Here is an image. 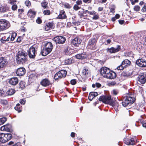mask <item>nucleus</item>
I'll return each mask as SVG.
<instances>
[{
  "label": "nucleus",
  "instance_id": "nucleus-1",
  "mask_svg": "<svg viewBox=\"0 0 146 146\" xmlns=\"http://www.w3.org/2000/svg\"><path fill=\"white\" fill-rule=\"evenodd\" d=\"M100 71L102 76L108 79H113L115 78L116 76L115 72L106 67H102L100 69Z\"/></svg>",
  "mask_w": 146,
  "mask_h": 146
},
{
  "label": "nucleus",
  "instance_id": "nucleus-2",
  "mask_svg": "<svg viewBox=\"0 0 146 146\" xmlns=\"http://www.w3.org/2000/svg\"><path fill=\"white\" fill-rule=\"evenodd\" d=\"M10 26V23L7 20L4 19H0V32L6 30Z\"/></svg>",
  "mask_w": 146,
  "mask_h": 146
},
{
  "label": "nucleus",
  "instance_id": "nucleus-3",
  "mask_svg": "<svg viewBox=\"0 0 146 146\" xmlns=\"http://www.w3.org/2000/svg\"><path fill=\"white\" fill-rule=\"evenodd\" d=\"M135 100V98L130 96H127L125 98H124L122 102V105L123 106L126 107L133 103Z\"/></svg>",
  "mask_w": 146,
  "mask_h": 146
},
{
  "label": "nucleus",
  "instance_id": "nucleus-4",
  "mask_svg": "<svg viewBox=\"0 0 146 146\" xmlns=\"http://www.w3.org/2000/svg\"><path fill=\"white\" fill-rule=\"evenodd\" d=\"M12 137L11 134L0 133V141L2 143H5L11 139Z\"/></svg>",
  "mask_w": 146,
  "mask_h": 146
},
{
  "label": "nucleus",
  "instance_id": "nucleus-5",
  "mask_svg": "<svg viewBox=\"0 0 146 146\" xmlns=\"http://www.w3.org/2000/svg\"><path fill=\"white\" fill-rule=\"evenodd\" d=\"M100 101H102L106 104H112V100L111 99L110 96H102L100 97L99 98Z\"/></svg>",
  "mask_w": 146,
  "mask_h": 146
},
{
  "label": "nucleus",
  "instance_id": "nucleus-6",
  "mask_svg": "<svg viewBox=\"0 0 146 146\" xmlns=\"http://www.w3.org/2000/svg\"><path fill=\"white\" fill-rule=\"evenodd\" d=\"M53 40L56 44H62L65 42L66 39L64 36H58L54 38Z\"/></svg>",
  "mask_w": 146,
  "mask_h": 146
},
{
  "label": "nucleus",
  "instance_id": "nucleus-7",
  "mask_svg": "<svg viewBox=\"0 0 146 146\" xmlns=\"http://www.w3.org/2000/svg\"><path fill=\"white\" fill-rule=\"evenodd\" d=\"M28 55L31 58H33L35 56L36 50L34 47L31 46L28 51Z\"/></svg>",
  "mask_w": 146,
  "mask_h": 146
},
{
  "label": "nucleus",
  "instance_id": "nucleus-8",
  "mask_svg": "<svg viewBox=\"0 0 146 146\" xmlns=\"http://www.w3.org/2000/svg\"><path fill=\"white\" fill-rule=\"evenodd\" d=\"M82 41L81 39L79 37H76L72 41V44L75 46H78Z\"/></svg>",
  "mask_w": 146,
  "mask_h": 146
},
{
  "label": "nucleus",
  "instance_id": "nucleus-9",
  "mask_svg": "<svg viewBox=\"0 0 146 146\" xmlns=\"http://www.w3.org/2000/svg\"><path fill=\"white\" fill-rule=\"evenodd\" d=\"M27 55L21 56H17L16 59L18 62V63L20 64H23L27 61Z\"/></svg>",
  "mask_w": 146,
  "mask_h": 146
},
{
  "label": "nucleus",
  "instance_id": "nucleus-10",
  "mask_svg": "<svg viewBox=\"0 0 146 146\" xmlns=\"http://www.w3.org/2000/svg\"><path fill=\"white\" fill-rule=\"evenodd\" d=\"M136 64L140 67H145L146 66V60L143 59H139L136 60Z\"/></svg>",
  "mask_w": 146,
  "mask_h": 146
},
{
  "label": "nucleus",
  "instance_id": "nucleus-11",
  "mask_svg": "<svg viewBox=\"0 0 146 146\" xmlns=\"http://www.w3.org/2000/svg\"><path fill=\"white\" fill-rule=\"evenodd\" d=\"M10 34L9 33H7L5 35L2 36L1 39V42L4 43L6 42H7L9 41Z\"/></svg>",
  "mask_w": 146,
  "mask_h": 146
},
{
  "label": "nucleus",
  "instance_id": "nucleus-12",
  "mask_svg": "<svg viewBox=\"0 0 146 146\" xmlns=\"http://www.w3.org/2000/svg\"><path fill=\"white\" fill-rule=\"evenodd\" d=\"M26 72V70L24 68H20L17 69L16 71L17 75L19 76H23Z\"/></svg>",
  "mask_w": 146,
  "mask_h": 146
},
{
  "label": "nucleus",
  "instance_id": "nucleus-13",
  "mask_svg": "<svg viewBox=\"0 0 146 146\" xmlns=\"http://www.w3.org/2000/svg\"><path fill=\"white\" fill-rule=\"evenodd\" d=\"M7 63V60L5 58L0 57V69L5 66Z\"/></svg>",
  "mask_w": 146,
  "mask_h": 146
},
{
  "label": "nucleus",
  "instance_id": "nucleus-14",
  "mask_svg": "<svg viewBox=\"0 0 146 146\" xmlns=\"http://www.w3.org/2000/svg\"><path fill=\"white\" fill-rule=\"evenodd\" d=\"M124 141L125 144L127 145H133L135 144V141L132 138L125 139H124Z\"/></svg>",
  "mask_w": 146,
  "mask_h": 146
},
{
  "label": "nucleus",
  "instance_id": "nucleus-15",
  "mask_svg": "<svg viewBox=\"0 0 146 146\" xmlns=\"http://www.w3.org/2000/svg\"><path fill=\"white\" fill-rule=\"evenodd\" d=\"M120 49V46L117 45L116 48L112 47L110 48H108L107 51L111 53H115L119 51Z\"/></svg>",
  "mask_w": 146,
  "mask_h": 146
},
{
  "label": "nucleus",
  "instance_id": "nucleus-16",
  "mask_svg": "<svg viewBox=\"0 0 146 146\" xmlns=\"http://www.w3.org/2000/svg\"><path fill=\"white\" fill-rule=\"evenodd\" d=\"M40 84L41 85L44 87L47 86L51 84L50 81L46 78L42 80L41 81Z\"/></svg>",
  "mask_w": 146,
  "mask_h": 146
},
{
  "label": "nucleus",
  "instance_id": "nucleus-17",
  "mask_svg": "<svg viewBox=\"0 0 146 146\" xmlns=\"http://www.w3.org/2000/svg\"><path fill=\"white\" fill-rule=\"evenodd\" d=\"M54 27V23L53 22H49L47 23L45 27L46 31H48L53 29Z\"/></svg>",
  "mask_w": 146,
  "mask_h": 146
},
{
  "label": "nucleus",
  "instance_id": "nucleus-18",
  "mask_svg": "<svg viewBox=\"0 0 146 146\" xmlns=\"http://www.w3.org/2000/svg\"><path fill=\"white\" fill-rule=\"evenodd\" d=\"M138 79L141 84H144L146 82V76L144 74L140 75L138 78Z\"/></svg>",
  "mask_w": 146,
  "mask_h": 146
},
{
  "label": "nucleus",
  "instance_id": "nucleus-19",
  "mask_svg": "<svg viewBox=\"0 0 146 146\" xmlns=\"http://www.w3.org/2000/svg\"><path fill=\"white\" fill-rule=\"evenodd\" d=\"M19 80L17 78L14 77L11 78L9 81V84L15 86L18 82Z\"/></svg>",
  "mask_w": 146,
  "mask_h": 146
},
{
  "label": "nucleus",
  "instance_id": "nucleus-20",
  "mask_svg": "<svg viewBox=\"0 0 146 146\" xmlns=\"http://www.w3.org/2000/svg\"><path fill=\"white\" fill-rule=\"evenodd\" d=\"M66 17L65 11L64 10H60L59 14L57 17L58 18L62 19H65L66 18Z\"/></svg>",
  "mask_w": 146,
  "mask_h": 146
},
{
  "label": "nucleus",
  "instance_id": "nucleus-21",
  "mask_svg": "<svg viewBox=\"0 0 146 146\" xmlns=\"http://www.w3.org/2000/svg\"><path fill=\"white\" fill-rule=\"evenodd\" d=\"M36 12L32 9L29 10L28 12L27 15L31 19L34 18L36 15Z\"/></svg>",
  "mask_w": 146,
  "mask_h": 146
},
{
  "label": "nucleus",
  "instance_id": "nucleus-22",
  "mask_svg": "<svg viewBox=\"0 0 146 146\" xmlns=\"http://www.w3.org/2000/svg\"><path fill=\"white\" fill-rule=\"evenodd\" d=\"M51 51H50V50L47 49L44 47L41 50V52L42 56H46L50 53Z\"/></svg>",
  "mask_w": 146,
  "mask_h": 146
},
{
  "label": "nucleus",
  "instance_id": "nucleus-23",
  "mask_svg": "<svg viewBox=\"0 0 146 146\" xmlns=\"http://www.w3.org/2000/svg\"><path fill=\"white\" fill-rule=\"evenodd\" d=\"M98 95V94L97 92H90V93L88 99L90 101H92L93 99L95 97L97 96Z\"/></svg>",
  "mask_w": 146,
  "mask_h": 146
},
{
  "label": "nucleus",
  "instance_id": "nucleus-24",
  "mask_svg": "<svg viewBox=\"0 0 146 146\" xmlns=\"http://www.w3.org/2000/svg\"><path fill=\"white\" fill-rule=\"evenodd\" d=\"M45 47L47 49L51 51L53 48V46L51 42H47L45 46Z\"/></svg>",
  "mask_w": 146,
  "mask_h": 146
},
{
  "label": "nucleus",
  "instance_id": "nucleus-25",
  "mask_svg": "<svg viewBox=\"0 0 146 146\" xmlns=\"http://www.w3.org/2000/svg\"><path fill=\"white\" fill-rule=\"evenodd\" d=\"M76 56L77 59H83L86 57V55L84 54H77Z\"/></svg>",
  "mask_w": 146,
  "mask_h": 146
},
{
  "label": "nucleus",
  "instance_id": "nucleus-26",
  "mask_svg": "<svg viewBox=\"0 0 146 146\" xmlns=\"http://www.w3.org/2000/svg\"><path fill=\"white\" fill-rule=\"evenodd\" d=\"M62 78L60 71L56 73L54 75V78L55 80L61 79Z\"/></svg>",
  "mask_w": 146,
  "mask_h": 146
},
{
  "label": "nucleus",
  "instance_id": "nucleus-27",
  "mask_svg": "<svg viewBox=\"0 0 146 146\" xmlns=\"http://www.w3.org/2000/svg\"><path fill=\"white\" fill-rule=\"evenodd\" d=\"M27 55V54L23 50H20L19 51L18 54H17L16 56H22Z\"/></svg>",
  "mask_w": 146,
  "mask_h": 146
},
{
  "label": "nucleus",
  "instance_id": "nucleus-28",
  "mask_svg": "<svg viewBox=\"0 0 146 146\" xmlns=\"http://www.w3.org/2000/svg\"><path fill=\"white\" fill-rule=\"evenodd\" d=\"M15 92V90L12 89H9L7 92V94L8 95H12Z\"/></svg>",
  "mask_w": 146,
  "mask_h": 146
},
{
  "label": "nucleus",
  "instance_id": "nucleus-29",
  "mask_svg": "<svg viewBox=\"0 0 146 146\" xmlns=\"http://www.w3.org/2000/svg\"><path fill=\"white\" fill-rule=\"evenodd\" d=\"M48 4L47 1L44 0L41 3V5L43 8L46 9L47 7Z\"/></svg>",
  "mask_w": 146,
  "mask_h": 146
},
{
  "label": "nucleus",
  "instance_id": "nucleus-30",
  "mask_svg": "<svg viewBox=\"0 0 146 146\" xmlns=\"http://www.w3.org/2000/svg\"><path fill=\"white\" fill-rule=\"evenodd\" d=\"M130 64V61L127 59L124 60L122 62V65H124V67H125L127 65H129Z\"/></svg>",
  "mask_w": 146,
  "mask_h": 146
},
{
  "label": "nucleus",
  "instance_id": "nucleus-31",
  "mask_svg": "<svg viewBox=\"0 0 146 146\" xmlns=\"http://www.w3.org/2000/svg\"><path fill=\"white\" fill-rule=\"evenodd\" d=\"M112 103H113L112 104H110V105L114 107V108H115L116 109L118 107L119 105L118 103L117 102L113 101L112 100Z\"/></svg>",
  "mask_w": 146,
  "mask_h": 146
},
{
  "label": "nucleus",
  "instance_id": "nucleus-32",
  "mask_svg": "<svg viewBox=\"0 0 146 146\" xmlns=\"http://www.w3.org/2000/svg\"><path fill=\"white\" fill-rule=\"evenodd\" d=\"M25 83L23 81H21L19 83V88L22 89H24L25 87Z\"/></svg>",
  "mask_w": 146,
  "mask_h": 146
},
{
  "label": "nucleus",
  "instance_id": "nucleus-33",
  "mask_svg": "<svg viewBox=\"0 0 146 146\" xmlns=\"http://www.w3.org/2000/svg\"><path fill=\"white\" fill-rule=\"evenodd\" d=\"M96 42V39L95 38H93L90 40L88 43V45L92 46Z\"/></svg>",
  "mask_w": 146,
  "mask_h": 146
},
{
  "label": "nucleus",
  "instance_id": "nucleus-34",
  "mask_svg": "<svg viewBox=\"0 0 146 146\" xmlns=\"http://www.w3.org/2000/svg\"><path fill=\"white\" fill-rule=\"evenodd\" d=\"M61 74L63 78H64L66 76L67 74L66 71L64 70H62L60 71Z\"/></svg>",
  "mask_w": 146,
  "mask_h": 146
},
{
  "label": "nucleus",
  "instance_id": "nucleus-35",
  "mask_svg": "<svg viewBox=\"0 0 146 146\" xmlns=\"http://www.w3.org/2000/svg\"><path fill=\"white\" fill-rule=\"evenodd\" d=\"M5 127V131L10 132V131L11 125L9 124L4 125Z\"/></svg>",
  "mask_w": 146,
  "mask_h": 146
},
{
  "label": "nucleus",
  "instance_id": "nucleus-36",
  "mask_svg": "<svg viewBox=\"0 0 146 146\" xmlns=\"http://www.w3.org/2000/svg\"><path fill=\"white\" fill-rule=\"evenodd\" d=\"M7 120V119L5 117H3L0 118V125L3 124Z\"/></svg>",
  "mask_w": 146,
  "mask_h": 146
},
{
  "label": "nucleus",
  "instance_id": "nucleus-37",
  "mask_svg": "<svg viewBox=\"0 0 146 146\" xmlns=\"http://www.w3.org/2000/svg\"><path fill=\"white\" fill-rule=\"evenodd\" d=\"M17 35V34L15 33H12V35L11 36V41H13L15 38L16 36Z\"/></svg>",
  "mask_w": 146,
  "mask_h": 146
},
{
  "label": "nucleus",
  "instance_id": "nucleus-38",
  "mask_svg": "<svg viewBox=\"0 0 146 146\" xmlns=\"http://www.w3.org/2000/svg\"><path fill=\"white\" fill-rule=\"evenodd\" d=\"M25 5L28 7H30L31 5V3L29 0H26L25 2Z\"/></svg>",
  "mask_w": 146,
  "mask_h": 146
},
{
  "label": "nucleus",
  "instance_id": "nucleus-39",
  "mask_svg": "<svg viewBox=\"0 0 146 146\" xmlns=\"http://www.w3.org/2000/svg\"><path fill=\"white\" fill-rule=\"evenodd\" d=\"M99 15L98 14L96 13L94 15L93 17H92V19L94 20H97L99 19Z\"/></svg>",
  "mask_w": 146,
  "mask_h": 146
},
{
  "label": "nucleus",
  "instance_id": "nucleus-40",
  "mask_svg": "<svg viewBox=\"0 0 146 146\" xmlns=\"http://www.w3.org/2000/svg\"><path fill=\"white\" fill-rule=\"evenodd\" d=\"M6 11V9L5 7L3 6L0 7V12L1 13H4Z\"/></svg>",
  "mask_w": 146,
  "mask_h": 146
},
{
  "label": "nucleus",
  "instance_id": "nucleus-41",
  "mask_svg": "<svg viewBox=\"0 0 146 146\" xmlns=\"http://www.w3.org/2000/svg\"><path fill=\"white\" fill-rule=\"evenodd\" d=\"M129 75H130L127 73L125 72H123L121 74V76L122 77H127Z\"/></svg>",
  "mask_w": 146,
  "mask_h": 146
},
{
  "label": "nucleus",
  "instance_id": "nucleus-42",
  "mask_svg": "<svg viewBox=\"0 0 146 146\" xmlns=\"http://www.w3.org/2000/svg\"><path fill=\"white\" fill-rule=\"evenodd\" d=\"M17 2L16 0H9L8 3L11 5L15 4Z\"/></svg>",
  "mask_w": 146,
  "mask_h": 146
},
{
  "label": "nucleus",
  "instance_id": "nucleus-43",
  "mask_svg": "<svg viewBox=\"0 0 146 146\" xmlns=\"http://www.w3.org/2000/svg\"><path fill=\"white\" fill-rule=\"evenodd\" d=\"M115 7L114 5H112L110 8V12L112 13H114L115 12Z\"/></svg>",
  "mask_w": 146,
  "mask_h": 146
},
{
  "label": "nucleus",
  "instance_id": "nucleus-44",
  "mask_svg": "<svg viewBox=\"0 0 146 146\" xmlns=\"http://www.w3.org/2000/svg\"><path fill=\"white\" fill-rule=\"evenodd\" d=\"M43 13L46 15H50V12L49 10H45L43 12Z\"/></svg>",
  "mask_w": 146,
  "mask_h": 146
},
{
  "label": "nucleus",
  "instance_id": "nucleus-45",
  "mask_svg": "<svg viewBox=\"0 0 146 146\" xmlns=\"http://www.w3.org/2000/svg\"><path fill=\"white\" fill-rule=\"evenodd\" d=\"M88 73V70L87 69H84L82 70V73L84 75H86Z\"/></svg>",
  "mask_w": 146,
  "mask_h": 146
},
{
  "label": "nucleus",
  "instance_id": "nucleus-46",
  "mask_svg": "<svg viewBox=\"0 0 146 146\" xmlns=\"http://www.w3.org/2000/svg\"><path fill=\"white\" fill-rule=\"evenodd\" d=\"M65 62L66 64H71L72 62L71 59H68L65 60Z\"/></svg>",
  "mask_w": 146,
  "mask_h": 146
},
{
  "label": "nucleus",
  "instance_id": "nucleus-47",
  "mask_svg": "<svg viewBox=\"0 0 146 146\" xmlns=\"http://www.w3.org/2000/svg\"><path fill=\"white\" fill-rule=\"evenodd\" d=\"M0 103L3 105H6L7 104V102L6 100H1Z\"/></svg>",
  "mask_w": 146,
  "mask_h": 146
},
{
  "label": "nucleus",
  "instance_id": "nucleus-48",
  "mask_svg": "<svg viewBox=\"0 0 146 146\" xmlns=\"http://www.w3.org/2000/svg\"><path fill=\"white\" fill-rule=\"evenodd\" d=\"M11 9L13 11H15L17 9V6L15 4L13 5L12 6Z\"/></svg>",
  "mask_w": 146,
  "mask_h": 146
},
{
  "label": "nucleus",
  "instance_id": "nucleus-49",
  "mask_svg": "<svg viewBox=\"0 0 146 146\" xmlns=\"http://www.w3.org/2000/svg\"><path fill=\"white\" fill-rule=\"evenodd\" d=\"M15 109L18 112H20L21 111V107L15 106Z\"/></svg>",
  "mask_w": 146,
  "mask_h": 146
},
{
  "label": "nucleus",
  "instance_id": "nucleus-50",
  "mask_svg": "<svg viewBox=\"0 0 146 146\" xmlns=\"http://www.w3.org/2000/svg\"><path fill=\"white\" fill-rule=\"evenodd\" d=\"M140 7L138 5L135 6L134 8V10L135 11H138L140 10Z\"/></svg>",
  "mask_w": 146,
  "mask_h": 146
},
{
  "label": "nucleus",
  "instance_id": "nucleus-51",
  "mask_svg": "<svg viewBox=\"0 0 146 146\" xmlns=\"http://www.w3.org/2000/svg\"><path fill=\"white\" fill-rule=\"evenodd\" d=\"M36 22L38 24H40L42 23V20L40 17H38L36 20Z\"/></svg>",
  "mask_w": 146,
  "mask_h": 146
},
{
  "label": "nucleus",
  "instance_id": "nucleus-52",
  "mask_svg": "<svg viewBox=\"0 0 146 146\" xmlns=\"http://www.w3.org/2000/svg\"><path fill=\"white\" fill-rule=\"evenodd\" d=\"M123 65H122V64H121L119 66H118L117 67V69L118 70H122L123 69L124 67L123 66Z\"/></svg>",
  "mask_w": 146,
  "mask_h": 146
},
{
  "label": "nucleus",
  "instance_id": "nucleus-53",
  "mask_svg": "<svg viewBox=\"0 0 146 146\" xmlns=\"http://www.w3.org/2000/svg\"><path fill=\"white\" fill-rule=\"evenodd\" d=\"M89 12L88 10H86L83 11V13H84L85 16V17H87L88 15L87 14H89Z\"/></svg>",
  "mask_w": 146,
  "mask_h": 146
},
{
  "label": "nucleus",
  "instance_id": "nucleus-54",
  "mask_svg": "<svg viewBox=\"0 0 146 146\" xmlns=\"http://www.w3.org/2000/svg\"><path fill=\"white\" fill-rule=\"evenodd\" d=\"M70 83L72 85H75L76 83V80L75 79L71 80L70 81Z\"/></svg>",
  "mask_w": 146,
  "mask_h": 146
},
{
  "label": "nucleus",
  "instance_id": "nucleus-55",
  "mask_svg": "<svg viewBox=\"0 0 146 146\" xmlns=\"http://www.w3.org/2000/svg\"><path fill=\"white\" fill-rule=\"evenodd\" d=\"M25 99H23L20 100V103L22 104H24L25 103Z\"/></svg>",
  "mask_w": 146,
  "mask_h": 146
},
{
  "label": "nucleus",
  "instance_id": "nucleus-56",
  "mask_svg": "<svg viewBox=\"0 0 146 146\" xmlns=\"http://www.w3.org/2000/svg\"><path fill=\"white\" fill-rule=\"evenodd\" d=\"M96 13V12L95 11H89V14L94 16Z\"/></svg>",
  "mask_w": 146,
  "mask_h": 146
},
{
  "label": "nucleus",
  "instance_id": "nucleus-57",
  "mask_svg": "<svg viewBox=\"0 0 146 146\" xmlns=\"http://www.w3.org/2000/svg\"><path fill=\"white\" fill-rule=\"evenodd\" d=\"M78 15L80 16V17H85V16L83 12V13H81L80 11H79Z\"/></svg>",
  "mask_w": 146,
  "mask_h": 146
},
{
  "label": "nucleus",
  "instance_id": "nucleus-58",
  "mask_svg": "<svg viewBox=\"0 0 146 146\" xmlns=\"http://www.w3.org/2000/svg\"><path fill=\"white\" fill-rule=\"evenodd\" d=\"M80 8V7L76 5H75L74 7V9L76 10H77Z\"/></svg>",
  "mask_w": 146,
  "mask_h": 146
},
{
  "label": "nucleus",
  "instance_id": "nucleus-59",
  "mask_svg": "<svg viewBox=\"0 0 146 146\" xmlns=\"http://www.w3.org/2000/svg\"><path fill=\"white\" fill-rule=\"evenodd\" d=\"M64 52L67 55L68 54V48H66V49H65L64 50Z\"/></svg>",
  "mask_w": 146,
  "mask_h": 146
},
{
  "label": "nucleus",
  "instance_id": "nucleus-60",
  "mask_svg": "<svg viewBox=\"0 0 146 146\" xmlns=\"http://www.w3.org/2000/svg\"><path fill=\"white\" fill-rule=\"evenodd\" d=\"M141 11L143 12H146V7L145 6L143 7L141 9Z\"/></svg>",
  "mask_w": 146,
  "mask_h": 146
},
{
  "label": "nucleus",
  "instance_id": "nucleus-61",
  "mask_svg": "<svg viewBox=\"0 0 146 146\" xmlns=\"http://www.w3.org/2000/svg\"><path fill=\"white\" fill-rule=\"evenodd\" d=\"M76 3L78 5H80L82 3V1L81 0H78L76 1Z\"/></svg>",
  "mask_w": 146,
  "mask_h": 146
},
{
  "label": "nucleus",
  "instance_id": "nucleus-62",
  "mask_svg": "<svg viewBox=\"0 0 146 146\" xmlns=\"http://www.w3.org/2000/svg\"><path fill=\"white\" fill-rule=\"evenodd\" d=\"M113 93L114 95H116L118 93V92L116 90H113Z\"/></svg>",
  "mask_w": 146,
  "mask_h": 146
},
{
  "label": "nucleus",
  "instance_id": "nucleus-63",
  "mask_svg": "<svg viewBox=\"0 0 146 146\" xmlns=\"http://www.w3.org/2000/svg\"><path fill=\"white\" fill-rule=\"evenodd\" d=\"M64 6L66 8H69L70 7V5L68 4H65Z\"/></svg>",
  "mask_w": 146,
  "mask_h": 146
},
{
  "label": "nucleus",
  "instance_id": "nucleus-64",
  "mask_svg": "<svg viewBox=\"0 0 146 146\" xmlns=\"http://www.w3.org/2000/svg\"><path fill=\"white\" fill-rule=\"evenodd\" d=\"M119 22L120 24H123L124 23V21L123 20H119Z\"/></svg>",
  "mask_w": 146,
  "mask_h": 146
}]
</instances>
